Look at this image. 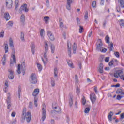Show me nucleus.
<instances>
[{
	"label": "nucleus",
	"instance_id": "e2e57ef3",
	"mask_svg": "<svg viewBox=\"0 0 124 124\" xmlns=\"http://www.w3.org/2000/svg\"><path fill=\"white\" fill-rule=\"evenodd\" d=\"M68 55L69 56L70 58H71V49H68Z\"/></svg>",
	"mask_w": 124,
	"mask_h": 124
},
{
	"label": "nucleus",
	"instance_id": "1a4fd4ad",
	"mask_svg": "<svg viewBox=\"0 0 124 124\" xmlns=\"http://www.w3.org/2000/svg\"><path fill=\"white\" fill-rule=\"evenodd\" d=\"M103 45V44L102 43V41H101V39H99L98 40V42L96 43V49H97V50H98L100 48H102Z\"/></svg>",
	"mask_w": 124,
	"mask_h": 124
},
{
	"label": "nucleus",
	"instance_id": "a878e982",
	"mask_svg": "<svg viewBox=\"0 0 124 124\" xmlns=\"http://www.w3.org/2000/svg\"><path fill=\"white\" fill-rule=\"evenodd\" d=\"M4 49L5 50V54L8 53V45L7 44H4Z\"/></svg>",
	"mask_w": 124,
	"mask_h": 124
},
{
	"label": "nucleus",
	"instance_id": "c9c22d12",
	"mask_svg": "<svg viewBox=\"0 0 124 124\" xmlns=\"http://www.w3.org/2000/svg\"><path fill=\"white\" fill-rule=\"evenodd\" d=\"M6 61V57H5V55H4L3 58H2V62L3 65H5V62Z\"/></svg>",
	"mask_w": 124,
	"mask_h": 124
},
{
	"label": "nucleus",
	"instance_id": "b1692460",
	"mask_svg": "<svg viewBox=\"0 0 124 124\" xmlns=\"http://www.w3.org/2000/svg\"><path fill=\"white\" fill-rule=\"evenodd\" d=\"M15 7L16 10H17L18 7H19V0H16L15 2Z\"/></svg>",
	"mask_w": 124,
	"mask_h": 124
},
{
	"label": "nucleus",
	"instance_id": "f8f14e48",
	"mask_svg": "<svg viewBox=\"0 0 124 124\" xmlns=\"http://www.w3.org/2000/svg\"><path fill=\"white\" fill-rule=\"evenodd\" d=\"M47 33L49 39L51 41H54V40H55V36H54V35L53 33H52V32L50 31H47Z\"/></svg>",
	"mask_w": 124,
	"mask_h": 124
},
{
	"label": "nucleus",
	"instance_id": "69168bd1",
	"mask_svg": "<svg viewBox=\"0 0 124 124\" xmlns=\"http://www.w3.org/2000/svg\"><path fill=\"white\" fill-rule=\"evenodd\" d=\"M76 93L78 94H79V93H80V88H79L78 87L77 88Z\"/></svg>",
	"mask_w": 124,
	"mask_h": 124
},
{
	"label": "nucleus",
	"instance_id": "6e6d98bb",
	"mask_svg": "<svg viewBox=\"0 0 124 124\" xmlns=\"http://www.w3.org/2000/svg\"><path fill=\"white\" fill-rule=\"evenodd\" d=\"M29 108L30 109H32V102H30L28 106Z\"/></svg>",
	"mask_w": 124,
	"mask_h": 124
},
{
	"label": "nucleus",
	"instance_id": "79ce46f5",
	"mask_svg": "<svg viewBox=\"0 0 124 124\" xmlns=\"http://www.w3.org/2000/svg\"><path fill=\"white\" fill-rule=\"evenodd\" d=\"M51 85L52 87H55V85H56L55 83V80L53 78H51Z\"/></svg>",
	"mask_w": 124,
	"mask_h": 124
},
{
	"label": "nucleus",
	"instance_id": "c03bdc74",
	"mask_svg": "<svg viewBox=\"0 0 124 124\" xmlns=\"http://www.w3.org/2000/svg\"><path fill=\"white\" fill-rule=\"evenodd\" d=\"M44 32H45V31H44V29H42L40 30V36L41 37H44V36H43V33H44Z\"/></svg>",
	"mask_w": 124,
	"mask_h": 124
},
{
	"label": "nucleus",
	"instance_id": "09e8293b",
	"mask_svg": "<svg viewBox=\"0 0 124 124\" xmlns=\"http://www.w3.org/2000/svg\"><path fill=\"white\" fill-rule=\"evenodd\" d=\"M79 33H82L83 32V31H84V27L83 26L79 25Z\"/></svg>",
	"mask_w": 124,
	"mask_h": 124
},
{
	"label": "nucleus",
	"instance_id": "412c9836",
	"mask_svg": "<svg viewBox=\"0 0 124 124\" xmlns=\"http://www.w3.org/2000/svg\"><path fill=\"white\" fill-rule=\"evenodd\" d=\"M67 62L69 65V66H70V67H71V68H74V66H73V63H72V61L69 60H67Z\"/></svg>",
	"mask_w": 124,
	"mask_h": 124
},
{
	"label": "nucleus",
	"instance_id": "3c124183",
	"mask_svg": "<svg viewBox=\"0 0 124 124\" xmlns=\"http://www.w3.org/2000/svg\"><path fill=\"white\" fill-rule=\"evenodd\" d=\"M89 112H90V108L88 107L85 108L84 110V112L85 113V114L89 113Z\"/></svg>",
	"mask_w": 124,
	"mask_h": 124
},
{
	"label": "nucleus",
	"instance_id": "e433bc0d",
	"mask_svg": "<svg viewBox=\"0 0 124 124\" xmlns=\"http://www.w3.org/2000/svg\"><path fill=\"white\" fill-rule=\"evenodd\" d=\"M37 66L39 71H41V70H42V65H41L39 63H37Z\"/></svg>",
	"mask_w": 124,
	"mask_h": 124
},
{
	"label": "nucleus",
	"instance_id": "8fccbe9b",
	"mask_svg": "<svg viewBox=\"0 0 124 124\" xmlns=\"http://www.w3.org/2000/svg\"><path fill=\"white\" fill-rule=\"evenodd\" d=\"M44 59H45L46 62H48V57H47V52H46V51H45V52L44 53Z\"/></svg>",
	"mask_w": 124,
	"mask_h": 124
},
{
	"label": "nucleus",
	"instance_id": "39448f33",
	"mask_svg": "<svg viewBox=\"0 0 124 124\" xmlns=\"http://www.w3.org/2000/svg\"><path fill=\"white\" fill-rule=\"evenodd\" d=\"M27 6L28 5H27V4H24L23 5H22L19 10V13H22V11H25V12H28V11H29V9L27 8Z\"/></svg>",
	"mask_w": 124,
	"mask_h": 124
},
{
	"label": "nucleus",
	"instance_id": "f3484780",
	"mask_svg": "<svg viewBox=\"0 0 124 124\" xmlns=\"http://www.w3.org/2000/svg\"><path fill=\"white\" fill-rule=\"evenodd\" d=\"M4 18L6 20V21H8L10 19V16L9 15V13L8 12H6L4 14Z\"/></svg>",
	"mask_w": 124,
	"mask_h": 124
},
{
	"label": "nucleus",
	"instance_id": "4468645a",
	"mask_svg": "<svg viewBox=\"0 0 124 124\" xmlns=\"http://www.w3.org/2000/svg\"><path fill=\"white\" fill-rule=\"evenodd\" d=\"M71 3H72V0H67L66 8L68 10L71 9Z\"/></svg>",
	"mask_w": 124,
	"mask_h": 124
},
{
	"label": "nucleus",
	"instance_id": "dca6fc26",
	"mask_svg": "<svg viewBox=\"0 0 124 124\" xmlns=\"http://www.w3.org/2000/svg\"><path fill=\"white\" fill-rule=\"evenodd\" d=\"M6 102L7 103V109H10V108L11 107V101H10V96H8Z\"/></svg>",
	"mask_w": 124,
	"mask_h": 124
},
{
	"label": "nucleus",
	"instance_id": "ddd939ff",
	"mask_svg": "<svg viewBox=\"0 0 124 124\" xmlns=\"http://www.w3.org/2000/svg\"><path fill=\"white\" fill-rule=\"evenodd\" d=\"M46 119V110L44 108H42V120L43 122H44Z\"/></svg>",
	"mask_w": 124,
	"mask_h": 124
},
{
	"label": "nucleus",
	"instance_id": "680f3d73",
	"mask_svg": "<svg viewBox=\"0 0 124 124\" xmlns=\"http://www.w3.org/2000/svg\"><path fill=\"white\" fill-rule=\"evenodd\" d=\"M75 81L76 82V83H78V82H79V79H78V75H75Z\"/></svg>",
	"mask_w": 124,
	"mask_h": 124
},
{
	"label": "nucleus",
	"instance_id": "4d7b16f0",
	"mask_svg": "<svg viewBox=\"0 0 124 124\" xmlns=\"http://www.w3.org/2000/svg\"><path fill=\"white\" fill-rule=\"evenodd\" d=\"M77 22L78 26H80V24H81V21L79 19V18L77 17Z\"/></svg>",
	"mask_w": 124,
	"mask_h": 124
},
{
	"label": "nucleus",
	"instance_id": "603ef678",
	"mask_svg": "<svg viewBox=\"0 0 124 124\" xmlns=\"http://www.w3.org/2000/svg\"><path fill=\"white\" fill-rule=\"evenodd\" d=\"M105 41L107 43H109V36L108 35L105 37Z\"/></svg>",
	"mask_w": 124,
	"mask_h": 124
},
{
	"label": "nucleus",
	"instance_id": "423d86ee",
	"mask_svg": "<svg viewBox=\"0 0 124 124\" xmlns=\"http://www.w3.org/2000/svg\"><path fill=\"white\" fill-rule=\"evenodd\" d=\"M123 76V70H116L114 74V76L115 78H118V77H120Z\"/></svg>",
	"mask_w": 124,
	"mask_h": 124
},
{
	"label": "nucleus",
	"instance_id": "72a5a7b5",
	"mask_svg": "<svg viewBox=\"0 0 124 124\" xmlns=\"http://www.w3.org/2000/svg\"><path fill=\"white\" fill-rule=\"evenodd\" d=\"M38 100V98L37 97H34V103L36 107H37V101Z\"/></svg>",
	"mask_w": 124,
	"mask_h": 124
},
{
	"label": "nucleus",
	"instance_id": "774afa93",
	"mask_svg": "<svg viewBox=\"0 0 124 124\" xmlns=\"http://www.w3.org/2000/svg\"><path fill=\"white\" fill-rule=\"evenodd\" d=\"M120 119L121 120H123V119H124V113H122L120 115Z\"/></svg>",
	"mask_w": 124,
	"mask_h": 124
},
{
	"label": "nucleus",
	"instance_id": "5701e85b",
	"mask_svg": "<svg viewBox=\"0 0 124 124\" xmlns=\"http://www.w3.org/2000/svg\"><path fill=\"white\" fill-rule=\"evenodd\" d=\"M45 44V51L47 53L48 52V49H49V46H48V43H47V42H44Z\"/></svg>",
	"mask_w": 124,
	"mask_h": 124
},
{
	"label": "nucleus",
	"instance_id": "9d476101",
	"mask_svg": "<svg viewBox=\"0 0 124 124\" xmlns=\"http://www.w3.org/2000/svg\"><path fill=\"white\" fill-rule=\"evenodd\" d=\"M103 45V44L102 43V41H101V39H99L98 40V42L96 43V49H97V50H98L100 48H102Z\"/></svg>",
	"mask_w": 124,
	"mask_h": 124
},
{
	"label": "nucleus",
	"instance_id": "20e7f679",
	"mask_svg": "<svg viewBox=\"0 0 124 124\" xmlns=\"http://www.w3.org/2000/svg\"><path fill=\"white\" fill-rule=\"evenodd\" d=\"M24 119L26 120L27 123H30L31 122V112L28 111L25 114Z\"/></svg>",
	"mask_w": 124,
	"mask_h": 124
},
{
	"label": "nucleus",
	"instance_id": "9b49d317",
	"mask_svg": "<svg viewBox=\"0 0 124 124\" xmlns=\"http://www.w3.org/2000/svg\"><path fill=\"white\" fill-rule=\"evenodd\" d=\"M53 109H54L55 112H56V113H58V114H61L62 113V108L58 106L54 107V106H52Z\"/></svg>",
	"mask_w": 124,
	"mask_h": 124
},
{
	"label": "nucleus",
	"instance_id": "4be33fe9",
	"mask_svg": "<svg viewBox=\"0 0 124 124\" xmlns=\"http://www.w3.org/2000/svg\"><path fill=\"white\" fill-rule=\"evenodd\" d=\"M59 26L61 29H62L63 27H64L63 22H62V18H59Z\"/></svg>",
	"mask_w": 124,
	"mask_h": 124
},
{
	"label": "nucleus",
	"instance_id": "c85d7f7f",
	"mask_svg": "<svg viewBox=\"0 0 124 124\" xmlns=\"http://www.w3.org/2000/svg\"><path fill=\"white\" fill-rule=\"evenodd\" d=\"M21 92H22V87H21V86H19L18 87V96L19 98H20Z\"/></svg>",
	"mask_w": 124,
	"mask_h": 124
},
{
	"label": "nucleus",
	"instance_id": "864d4df0",
	"mask_svg": "<svg viewBox=\"0 0 124 124\" xmlns=\"http://www.w3.org/2000/svg\"><path fill=\"white\" fill-rule=\"evenodd\" d=\"M26 112H27V108H23V110L22 111V116H25V114H26Z\"/></svg>",
	"mask_w": 124,
	"mask_h": 124
},
{
	"label": "nucleus",
	"instance_id": "58836bf2",
	"mask_svg": "<svg viewBox=\"0 0 124 124\" xmlns=\"http://www.w3.org/2000/svg\"><path fill=\"white\" fill-rule=\"evenodd\" d=\"M51 50L52 54L55 53V46L54 45H51Z\"/></svg>",
	"mask_w": 124,
	"mask_h": 124
},
{
	"label": "nucleus",
	"instance_id": "f704fd0d",
	"mask_svg": "<svg viewBox=\"0 0 124 124\" xmlns=\"http://www.w3.org/2000/svg\"><path fill=\"white\" fill-rule=\"evenodd\" d=\"M69 103L70 107H71V106H72V105L73 104V100H72V96H70Z\"/></svg>",
	"mask_w": 124,
	"mask_h": 124
},
{
	"label": "nucleus",
	"instance_id": "a19ab883",
	"mask_svg": "<svg viewBox=\"0 0 124 124\" xmlns=\"http://www.w3.org/2000/svg\"><path fill=\"white\" fill-rule=\"evenodd\" d=\"M88 16H89V12H88V11H85V15H84L85 20H87L88 19Z\"/></svg>",
	"mask_w": 124,
	"mask_h": 124
},
{
	"label": "nucleus",
	"instance_id": "37998d69",
	"mask_svg": "<svg viewBox=\"0 0 124 124\" xmlns=\"http://www.w3.org/2000/svg\"><path fill=\"white\" fill-rule=\"evenodd\" d=\"M124 92H123V91L122 90V89H118L117 91H116V93H117V94H120L121 93H123Z\"/></svg>",
	"mask_w": 124,
	"mask_h": 124
},
{
	"label": "nucleus",
	"instance_id": "ea45409f",
	"mask_svg": "<svg viewBox=\"0 0 124 124\" xmlns=\"http://www.w3.org/2000/svg\"><path fill=\"white\" fill-rule=\"evenodd\" d=\"M17 72L18 74H21V65L20 64L18 65Z\"/></svg>",
	"mask_w": 124,
	"mask_h": 124
},
{
	"label": "nucleus",
	"instance_id": "13d9d810",
	"mask_svg": "<svg viewBox=\"0 0 124 124\" xmlns=\"http://www.w3.org/2000/svg\"><path fill=\"white\" fill-rule=\"evenodd\" d=\"M92 6H93V8L96 7V1H93L92 2Z\"/></svg>",
	"mask_w": 124,
	"mask_h": 124
},
{
	"label": "nucleus",
	"instance_id": "052dcab7",
	"mask_svg": "<svg viewBox=\"0 0 124 124\" xmlns=\"http://www.w3.org/2000/svg\"><path fill=\"white\" fill-rule=\"evenodd\" d=\"M4 34V31L2 30L1 32L0 33V37H3Z\"/></svg>",
	"mask_w": 124,
	"mask_h": 124
},
{
	"label": "nucleus",
	"instance_id": "f03ea898",
	"mask_svg": "<svg viewBox=\"0 0 124 124\" xmlns=\"http://www.w3.org/2000/svg\"><path fill=\"white\" fill-rule=\"evenodd\" d=\"M30 81L31 84H36L37 83V78L36 75L35 73H32L30 77Z\"/></svg>",
	"mask_w": 124,
	"mask_h": 124
},
{
	"label": "nucleus",
	"instance_id": "a211bd4d",
	"mask_svg": "<svg viewBox=\"0 0 124 124\" xmlns=\"http://www.w3.org/2000/svg\"><path fill=\"white\" fill-rule=\"evenodd\" d=\"M25 15H24V14H22L20 17V22L22 24V25H24V24H25Z\"/></svg>",
	"mask_w": 124,
	"mask_h": 124
},
{
	"label": "nucleus",
	"instance_id": "0eeeda50",
	"mask_svg": "<svg viewBox=\"0 0 124 124\" xmlns=\"http://www.w3.org/2000/svg\"><path fill=\"white\" fill-rule=\"evenodd\" d=\"M12 5H13L12 0H6V6L7 8H12Z\"/></svg>",
	"mask_w": 124,
	"mask_h": 124
},
{
	"label": "nucleus",
	"instance_id": "bb28decb",
	"mask_svg": "<svg viewBox=\"0 0 124 124\" xmlns=\"http://www.w3.org/2000/svg\"><path fill=\"white\" fill-rule=\"evenodd\" d=\"M49 20H50V17L49 16H45L44 18V21L45 24H47L49 23Z\"/></svg>",
	"mask_w": 124,
	"mask_h": 124
},
{
	"label": "nucleus",
	"instance_id": "bf43d9fd",
	"mask_svg": "<svg viewBox=\"0 0 124 124\" xmlns=\"http://www.w3.org/2000/svg\"><path fill=\"white\" fill-rule=\"evenodd\" d=\"M114 55L117 58H120V53H119V52H114Z\"/></svg>",
	"mask_w": 124,
	"mask_h": 124
},
{
	"label": "nucleus",
	"instance_id": "5fc2aeb1",
	"mask_svg": "<svg viewBox=\"0 0 124 124\" xmlns=\"http://www.w3.org/2000/svg\"><path fill=\"white\" fill-rule=\"evenodd\" d=\"M86 98L85 97V96H83L82 98V104L83 105H85V104H86Z\"/></svg>",
	"mask_w": 124,
	"mask_h": 124
},
{
	"label": "nucleus",
	"instance_id": "cd10ccee",
	"mask_svg": "<svg viewBox=\"0 0 124 124\" xmlns=\"http://www.w3.org/2000/svg\"><path fill=\"white\" fill-rule=\"evenodd\" d=\"M34 49H35V46L33 43H31V50L33 55H34Z\"/></svg>",
	"mask_w": 124,
	"mask_h": 124
},
{
	"label": "nucleus",
	"instance_id": "473e14b6",
	"mask_svg": "<svg viewBox=\"0 0 124 124\" xmlns=\"http://www.w3.org/2000/svg\"><path fill=\"white\" fill-rule=\"evenodd\" d=\"M121 8H124V0H119Z\"/></svg>",
	"mask_w": 124,
	"mask_h": 124
},
{
	"label": "nucleus",
	"instance_id": "49530a36",
	"mask_svg": "<svg viewBox=\"0 0 124 124\" xmlns=\"http://www.w3.org/2000/svg\"><path fill=\"white\" fill-rule=\"evenodd\" d=\"M54 76L55 77H57L58 76V68H54Z\"/></svg>",
	"mask_w": 124,
	"mask_h": 124
},
{
	"label": "nucleus",
	"instance_id": "338daca9",
	"mask_svg": "<svg viewBox=\"0 0 124 124\" xmlns=\"http://www.w3.org/2000/svg\"><path fill=\"white\" fill-rule=\"evenodd\" d=\"M105 62H109V57H106L105 58Z\"/></svg>",
	"mask_w": 124,
	"mask_h": 124
},
{
	"label": "nucleus",
	"instance_id": "6e6552de",
	"mask_svg": "<svg viewBox=\"0 0 124 124\" xmlns=\"http://www.w3.org/2000/svg\"><path fill=\"white\" fill-rule=\"evenodd\" d=\"M90 99L92 102V104H94V103L96 100V96L94 93H92L90 94Z\"/></svg>",
	"mask_w": 124,
	"mask_h": 124
},
{
	"label": "nucleus",
	"instance_id": "6ab92c4d",
	"mask_svg": "<svg viewBox=\"0 0 124 124\" xmlns=\"http://www.w3.org/2000/svg\"><path fill=\"white\" fill-rule=\"evenodd\" d=\"M21 70L23 73H25V70H26V63H25V62H23L21 63Z\"/></svg>",
	"mask_w": 124,
	"mask_h": 124
},
{
	"label": "nucleus",
	"instance_id": "2f4dec72",
	"mask_svg": "<svg viewBox=\"0 0 124 124\" xmlns=\"http://www.w3.org/2000/svg\"><path fill=\"white\" fill-rule=\"evenodd\" d=\"M98 51H100L101 53H106L107 52V49L104 48V47H101Z\"/></svg>",
	"mask_w": 124,
	"mask_h": 124
},
{
	"label": "nucleus",
	"instance_id": "a18cd8bd",
	"mask_svg": "<svg viewBox=\"0 0 124 124\" xmlns=\"http://www.w3.org/2000/svg\"><path fill=\"white\" fill-rule=\"evenodd\" d=\"M25 35L24 34V33L22 32H21V37L20 38L22 41H25V38H24Z\"/></svg>",
	"mask_w": 124,
	"mask_h": 124
},
{
	"label": "nucleus",
	"instance_id": "7c9ffc66",
	"mask_svg": "<svg viewBox=\"0 0 124 124\" xmlns=\"http://www.w3.org/2000/svg\"><path fill=\"white\" fill-rule=\"evenodd\" d=\"M119 23L120 27L123 28L124 26V19H120L119 20Z\"/></svg>",
	"mask_w": 124,
	"mask_h": 124
},
{
	"label": "nucleus",
	"instance_id": "de8ad7c7",
	"mask_svg": "<svg viewBox=\"0 0 124 124\" xmlns=\"http://www.w3.org/2000/svg\"><path fill=\"white\" fill-rule=\"evenodd\" d=\"M104 60V56L102 55L100 56V57L99 58V61L100 62H102Z\"/></svg>",
	"mask_w": 124,
	"mask_h": 124
},
{
	"label": "nucleus",
	"instance_id": "0e129e2a",
	"mask_svg": "<svg viewBox=\"0 0 124 124\" xmlns=\"http://www.w3.org/2000/svg\"><path fill=\"white\" fill-rule=\"evenodd\" d=\"M114 63V60H112L110 61V62H109V66H112Z\"/></svg>",
	"mask_w": 124,
	"mask_h": 124
},
{
	"label": "nucleus",
	"instance_id": "7ed1b4c3",
	"mask_svg": "<svg viewBox=\"0 0 124 124\" xmlns=\"http://www.w3.org/2000/svg\"><path fill=\"white\" fill-rule=\"evenodd\" d=\"M8 72H9L8 78L10 80H13L14 79V71L12 69H9L8 70Z\"/></svg>",
	"mask_w": 124,
	"mask_h": 124
},
{
	"label": "nucleus",
	"instance_id": "f257e3e1",
	"mask_svg": "<svg viewBox=\"0 0 124 124\" xmlns=\"http://www.w3.org/2000/svg\"><path fill=\"white\" fill-rule=\"evenodd\" d=\"M12 58H13L12 60H10V65H13V63H16V58H15V48L14 47H12Z\"/></svg>",
	"mask_w": 124,
	"mask_h": 124
},
{
	"label": "nucleus",
	"instance_id": "c756f323",
	"mask_svg": "<svg viewBox=\"0 0 124 124\" xmlns=\"http://www.w3.org/2000/svg\"><path fill=\"white\" fill-rule=\"evenodd\" d=\"M76 49H77V46L75 45V43H74V45H73V54H76Z\"/></svg>",
	"mask_w": 124,
	"mask_h": 124
},
{
	"label": "nucleus",
	"instance_id": "4c0bfd02",
	"mask_svg": "<svg viewBox=\"0 0 124 124\" xmlns=\"http://www.w3.org/2000/svg\"><path fill=\"white\" fill-rule=\"evenodd\" d=\"M109 50L110 51H113L114 50V43H110L109 45Z\"/></svg>",
	"mask_w": 124,
	"mask_h": 124
},
{
	"label": "nucleus",
	"instance_id": "aec40b11",
	"mask_svg": "<svg viewBox=\"0 0 124 124\" xmlns=\"http://www.w3.org/2000/svg\"><path fill=\"white\" fill-rule=\"evenodd\" d=\"M99 72L100 73H103V64L102 63H101L99 65Z\"/></svg>",
	"mask_w": 124,
	"mask_h": 124
},
{
	"label": "nucleus",
	"instance_id": "2eb2a0df",
	"mask_svg": "<svg viewBox=\"0 0 124 124\" xmlns=\"http://www.w3.org/2000/svg\"><path fill=\"white\" fill-rule=\"evenodd\" d=\"M39 93V89H36L34 90L33 93H32V95L34 97H37V95H38Z\"/></svg>",
	"mask_w": 124,
	"mask_h": 124
},
{
	"label": "nucleus",
	"instance_id": "393cba45",
	"mask_svg": "<svg viewBox=\"0 0 124 124\" xmlns=\"http://www.w3.org/2000/svg\"><path fill=\"white\" fill-rule=\"evenodd\" d=\"M9 44L10 45V46L12 47V48L14 47V45H13V40H12V38H9Z\"/></svg>",
	"mask_w": 124,
	"mask_h": 124
}]
</instances>
